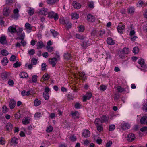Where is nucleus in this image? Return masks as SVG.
<instances>
[{"instance_id":"obj_34","label":"nucleus","mask_w":147,"mask_h":147,"mask_svg":"<svg viewBox=\"0 0 147 147\" xmlns=\"http://www.w3.org/2000/svg\"><path fill=\"white\" fill-rule=\"evenodd\" d=\"M42 116L41 113L39 112H37L35 113L34 115V117L36 119H38Z\"/></svg>"},{"instance_id":"obj_29","label":"nucleus","mask_w":147,"mask_h":147,"mask_svg":"<svg viewBox=\"0 0 147 147\" xmlns=\"http://www.w3.org/2000/svg\"><path fill=\"white\" fill-rule=\"evenodd\" d=\"M34 10L33 8L28 7V14L31 16L34 13Z\"/></svg>"},{"instance_id":"obj_53","label":"nucleus","mask_w":147,"mask_h":147,"mask_svg":"<svg viewBox=\"0 0 147 147\" xmlns=\"http://www.w3.org/2000/svg\"><path fill=\"white\" fill-rule=\"evenodd\" d=\"M76 38L81 40H82L84 39V37L83 36L80 35L78 34H76Z\"/></svg>"},{"instance_id":"obj_21","label":"nucleus","mask_w":147,"mask_h":147,"mask_svg":"<svg viewBox=\"0 0 147 147\" xmlns=\"http://www.w3.org/2000/svg\"><path fill=\"white\" fill-rule=\"evenodd\" d=\"M0 42L2 44H4L7 43L6 39L5 36L0 37Z\"/></svg>"},{"instance_id":"obj_49","label":"nucleus","mask_w":147,"mask_h":147,"mask_svg":"<svg viewBox=\"0 0 147 147\" xmlns=\"http://www.w3.org/2000/svg\"><path fill=\"white\" fill-rule=\"evenodd\" d=\"M35 53V50L33 49H31L28 51V53L30 55H33Z\"/></svg>"},{"instance_id":"obj_59","label":"nucleus","mask_w":147,"mask_h":147,"mask_svg":"<svg viewBox=\"0 0 147 147\" xmlns=\"http://www.w3.org/2000/svg\"><path fill=\"white\" fill-rule=\"evenodd\" d=\"M53 129V127L52 126H49L46 129V131L48 132H51Z\"/></svg>"},{"instance_id":"obj_48","label":"nucleus","mask_w":147,"mask_h":147,"mask_svg":"<svg viewBox=\"0 0 147 147\" xmlns=\"http://www.w3.org/2000/svg\"><path fill=\"white\" fill-rule=\"evenodd\" d=\"M49 75L47 74H45L43 75V79L45 80H48L49 78Z\"/></svg>"},{"instance_id":"obj_32","label":"nucleus","mask_w":147,"mask_h":147,"mask_svg":"<svg viewBox=\"0 0 147 147\" xmlns=\"http://www.w3.org/2000/svg\"><path fill=\"white\" fill-rule=\"evenodd\" d=\"M20 77L21 78H26L28 77V74L24 72H22L20 73L19 74Z\"/></svg>"},{"instance_id":"obj_9","label":"nucleus","mask_w":147,"mask_h":147,"mask_svg":"<svg viewBox=\"0 0 147 147\" xmlns=\"http://www.w3.org/2000/svg\"><path fill=\"white\" fill-rule=\"evenodd\" d=\"M100 121L102 123H107L109 120V116L106 115H102L100 118Z\"/></svg>"},{"instance_id":"obj_4","label":"nucleus","mask_w":147,"mask_h":147,"mask_svg":"<svg viewBox=\"0 0 147 147\" xmlns=\"http://www.w3.org/2000/svg\"><path fill=\"white\" fill-rule=\"evenodd\" d=\"M9 73L7 72H4L2 73L1 75V78L3 80L6 81L9 78Z\"/></svg>"},{"instance_id":"obj_27","label":"nucleus","mask_w":147,"mask_h":147,"mask_svg":"<svg viewBox=\"0 0 147 147\" xmlns=\"http://www.w3.org/2000/svg\"><path fill=\"white\" fill-rule=\"evenodd\" d=\"M130 127V125L127 123L123 124L122 127V129L125 130L129 129Z\"/></svg>"},{"instance_id":"obj_17","label":"nucleus","mask_w":147,"mask_h":147,"mask_svg":"<svg viewBox=\"0 0 147 147\" xmlns=\"http://www.w3.org/2000/svg\"><path fill=\"white\" fill-rule=\"evenodd\" d=\"M90 134V132L88 130L85 129L83 132L82 135L84 137L87 138L89 137Z\"/></svg>"},{"instance_id":"obj_50","label":"nucleus","mask_w":147,"mask_h":147,"mask_svg":"<svg viewBox=\"0 0 147 147\" xmlns=\"http://www.w3.org/2000/svg\"><path fill=\"white\" fill-rule=\"evenodd\" d=\"M88 5L89 8L92 9L94 7V3L93 1L89 2L88 3Z\"/></svg>"},{"instance_id":"obj_64","label":"nucleus","mask_w":147,"mask_h":147,"mask_svg":"<svg viewBox=\"0 0 147 147\" xmlns=\"http://www.w3.org/2000/svg\"><path fill=\"white\" fill-rule=\"evenodd\" d=\"M140 130L142 132H147V127H144L141 128Z\"/></svg>"},{"instance_id":"obj_30","label":"nucleus","mask_w":147,"mask_h":147,"mask_svg":"<svg viewBox=\"0 0 147 147\" xmlns=\"http://www.w3.org/2000/svg\"><path fill=\"white\" fill-rule=\"evenodd\" d=\"M97 127V130L99 132H101L103 131V127L102 124L96 125Z\"/></svg>"},{"instance_id":"obj_16","label":"nucleus","mask_w":147,"mask_h":147,"mask_svg":"<svg viewBox=\"0 0 147 147\" xmlns=\"http://www.w3.org/2000/svg\"><path fill=\"white\" fill-rule=\"evenodd\" d=\"M138 63L140 64L141 67L143 68H145V66L144 65V61L142 59H140L138 60Z\"/></svg>"},{"instance_id":"obj_26","label":"nucleus","mask_w":147,"mask_h":147,"mask_svg":"<svg viewBox=\"0 0 147 147\" xmlns=\"http://www.w3.org/2000/svg\"><path fill=\"white\" fill-rule=\"evenodd\" d=\"M73 117L75 119H78L79 118V113L77 112H75L72 113Z\"/></svg>"},{"instance_id":"obj_28","label":"nucleus","mask_w":147,"mask_h":147,"mask_svg":"<svg viewBox=\"0 0 147 147\" xmlns=\"http://www.w3.org/2000/svg\"><path fill=\"white\" fill-rule=\"evenodd\" d=\"M143 5L144 6H146L147 5V3H144L142 1H139L137 4V6L138 7H141Z\"/></svg>"},{"instance_id":"obj_7","label":"nucleus","mask_w":147,"mask_h":147,"mask_svg":"<svg viewBox=\"0 0 147 147\" xmlns=\"http://www.w3.org/2000/svg\"><path fill=\"white\" fill-rule=\"evenodd\" d=\"M92 96V94L90 92H87L86 95H84L83 97V101L84 102L86 101L87 99H90Z\"/></svg>"},{"instance_id":"obj_62","label":"nucleus","mask_w":147,"mask_h":147,"mask_svg":"<svg viewBox=\"0 0 147 147\" xmlns=\"http://www.w3.org/2000/svg\"><path fill=\"white\" fill-rule=\"evenodd\" d=\"M5 143V141L3 138L1 137L0 138V144L3 145Z\"/></svg>"},{"instance_id":"obj_57","label":"nucleus","mask_w":147,"mask_h":147,"mask_svg":"<svg viewBox=\"0 0 147 147\" xmlns=\"http://www.w3.org/2000/svg\"><path fill=\"white\" fill-rule=\"evenodd\" d=\"M50 31L51 33L52 34L53 36L54 37H55L56 36H57L58 34V33L57 32H55L53 30H51Z\"/></svg>"},{"instance_id":"obj_41","label":"nucleus","mask_w":147,"mask_h":147,"mask_svg":"<svg viewBox=\"0 0 147 147\" xmlns=\"http://www.w3.org/2000/svg\"><path fill=\"white\" fill-rule=\"evenodd\" d=\"M41 101L38 99H36L34 101V105L36 106H38L41 104Z\"/></svg>"},{"instance_id":"obj_55","label":"nucleus","mask_w":147,"mask_h":147,"mask_svg":"<svg viewBox=\"0 0 147 147\" xmlns=\"http://www.w3.org/2000/svg\"><path fill=\"white\" fill-rule=\"evenodd\" d=\"M123 52L125 54H128L129 52V49L127 48H124L123 49Z\"/></svg>"},{"instance_id":"obj_61","label":"nucleus","mask_w":147,"mask_h":147,"mask_svg":"<svg viewBox=\"0 0 147 147\" xmlns=\"http://www.w3.org/2000/svg\"><path fill=\"white\" fill-rule=\"evenodd\" d=\"M21 94L23 96H26L28 95V92L26 91L25 90H24L21 92Z\"/></svg>"},{"instance_id":"obj_58","label":"nucleus","mask_w":147,"mask_h":147,"mask_svg":"<svg viewBox=\"0 0 147 147\" xmlns=\"http://www.w3.org/2000/svg\"><path fill=\"white\" fill-rule=\"evenodd\" d=\"M107 87L106 86L101 85L100 87V90L102 91H104L107 89Z\"/></svg>"},{"instance_id":"obj_2","label":"nucleus","mask_w":147,"mask_h":147,"mask_svg":"<svg viewBox=\"0 0 147 147\" xmlns=\"http://www.w3.org/2000/svg\"><path fill=\"white\" fill-rule=\"evenodd\" d=\"M48 17L51 18H54L55 21L57 20L58 19V14L53 11L49 12L48 13Z\"/></svg>"},{"instance_id":"obj_36","label":"nucleus","mask_w":147,"mask_h":147,"mask_svg":"<svg viewBox=\"0 0 147 147\" xmlns=\"http://www.w3.org/2000/svg\"><path fill=\"white\" fill-rule=\"evenodd\" d=\"M56 0H47L46 2L48 4L53 5L55 3Z\"/></svg>"},{"instance_id":"obj_12","label":"nucleus","mask_w":147,"mask_h":147,"mask_svg":"<svg viewBox=\"0 0 147 147\" xmlns=\"http://www.w3.org/2000/svg\"><path fill=\"white\" fill-rule=\"evenodd\" d=\"M135 138V135L132 133L129 134L127 136V140L129 142H132Z\"/></svg>"},{"instance_id":"obj_3","label":"nucleus","mask_w":147,"mask_h":147,"mask_svg":"<svg viewBox=\"0 0 147 147\" xmlns=\"http://www.w3.org/2000/svg\"><path fill=\"white\" fill-rule=\"evenodd\" d=\"M8 31L9 34H13L17 32L16 26H12L9 27L8 29Z\"/></svg>"},{"instance_id":"obj_11","label":"nucleus","mask_w":147,"mask_h":147,"mask_svg":"<svg viewBox=\"0 0 147 147\" xmlns=\"http://www.w3.org/2000/svg\"><path fill=\"white\" fill-rule=\"evenodd\" d=\"M39 13L40 14L46 15L48 13V10L46 8H43L40 10Z\"/></svg>"},{"instance_id":"obj_19","label":"nucleus","mask_w":147,"mask_h":147,"mask_svg":"<svg viewBox=\"0 0 147 147\" xmlns=\"http://www.w3.org/2000/svg\"><path fill=\"white\" fill-rule=\"evenodd\" d=\"M8 62V60L7 57H4L1 61V63L3 66H5L7 65Z\"/></svg>"},{"instance_id":"obj_35","label":"nucleus","mask_w":147,"mask_h":147,"mask_svg":"<svg viewBox=\"0 0 147 147\" xmlns=\"http://www.w3.org/2000/svg\"><path fill=\"white\" fill-rule=\"evenodd\" d=\"M43 96L44 98L47 100H48L49 98V93L46 92H43Z\"/></svg>"},{"instance_id":"obj_56","label":"nucleus","mask_w":147,"mask_h":147,"mask_svg":"<svg viewBox=\"0 0 147 147\" xmlns=\"http://www.w3.org/2000/svg\"><path fill=\"white\" fill-rule=\"evenodd\" d=\"M2 111L4 113H6L7 112V108L6 106H4L2 108Z\"/></svg>"},{"instance_id":"obj_52","label":"nucleus","mask_w":147,"mask_h":147,"mask_svg":"<svg viewBox=\"0 0 147 147\" xmlns=\"http://www.w3.org/2000/svg\"><path fill=\"white\" fill-rule=\"evenodd\" d=\"M21 65V64L20 62L16 61L14 64H13V67L17 68L18 67L20 66Z\"/></svg>"},{"instance_id":"obj_51","label":"nucleus","mask_w":147,"mask_h":147,"mask_svg":"<svg viewBox=\"0 0 147 147\" xmlns=\"http://www.w3.org/2000/svg\"><path fill=\"white\" fill-rule=\"evenodd\" d=\"M23 30V29L22 28H18L17 30V32H16L17 34V35H20V34L22 32Z\"/></svg>"},{"instance_id":"obj_15","label":"nucleus","mask_w":147,"mask_h":147,"mask_svg":"<svg viewBox=\"0 0 147 147\" xmlns=\"http://www.w3.org/2000/svg\"><path fill=\"white\" fill-rule=\"evenodd\" d=\"M36 46L37 47L36 48L37 49H41L44 46L43 42L42 41H39L38 42Z\"/></svg>"},{"instance_id":"obj_45","label":"nucleus","mask_w":147,"mask_h":147,"mask_svg":"<svg viewBox=\"0 0 147 147\" xmlns=\"http://www.w3.org/2000/svg\"><path fill=\"white\" fill-rule=\"evenodd\" d=\"M1 54L3 56H6L8 54V51L5 50H3L1 51Z\"/></svg>"},{"instance_id":"obj_31","label":"nucleus","mask_w":147,"mask_h":147,"mask_svg":"<svg viewBox=\"0 0 147 147\" xmlns=\"http://www.w3.org/2000/svg\"><path fill=\"white\" fill-rule=\"evenodd\" d=\"M64 57L65 59H69L71 57V55L69 53L67 52L64 54Z\"/></svg>"},{"instance_id":"obj_10","label":"nucleus","mask_w":147,"mask_h":147,"mask_svg":"<svg viewBox=\"0 0 147 147\" xmlns=\"http://www.w3.org/2000/svg\"><path fill=\"white\" fill-rule=\"evenodd\" d=\"M14 14L13 15V18L16 20H17L19 17V11L17 8L14 9L13 11Z\"/></svg>"},{"instance_id":"obj_23","label":"nucleus","mask_w":147,"mask_h":147,"mask_svg":"<svg viewBox=\"0 0 147 147\" xmlns=\"http://www.w3.org/2000/svg\"><path fill=\"white\" fill-rule=\"evenodd\" d=\"M16 102L13 100H11L9 102L10 107L11 109H13L15 107Z\"/></svg>"},{"instance_id":"obj_13","label":"nucleus","mask_w":147,"mask_h":147,"mask_svg":"<svg viewBox=\"0 0 147 147\" xmlns=\"http://www.w3.org/2000/svg\"><path fill=\"white\" fill-rule=\"evenodd\" d=\"M87 19L89 22H93L95 20L94 16L90 14H89L87 16Z\"/></svg>"},{"instance_id":"obj_43","label":"nucleus","mask_w":147,"mask_h":147,"mask_svg":"<svg viewBox=\"0 0 147 147\" xmlns=\"http://www.w3.org/2000/svg\"><path fill=\"white\" fill-rule=\"evenodd\" d=\"M59 20L60 24L63 25L66 24V22L63 17L61 18Z\"/></svg>"},{"instance_id":"obj_24","label":"nucleus","mask_w":147,"mask_h":147,"mask_svg":"<svg viewBox=\"0 0 147 147\" xmlns=\"http://www.w3.org/2000/svg\"><path fill=\"white\" fill-rule=\"evenodd\" d=\"M17 139L15 137H13L11 141V144L14 145V146H16L18 144V142H17Z\"/></svg>"},{"instance_id":"obj_20","label":"nucleus","mask_w":147,"mask_h":147,"mask_svg":"<svg viewBox=\"0 0 147 147\" xmlns=\"http://www.w3.org/2000/svg\"><path fill=\"white\" fill-rule=\"evenodd\" d=\"M5 127L7 130L11 131V130L12 129L13 126L10 123H8L7 124Z\"/></svg>"},{"instance_id":"obj_1","label":"nucleus","mask_w":147,"mask_h":147,"mask_svg":"<svg viewBox=\"0 0 147 147\" xmlns=\"http://www.w3.org/2000/svg\"><path fill=\"white\" fill-rule=\"evenodd\" d=\"M73 74L74 77L75 78H76L78 76H79V78L80 79L84 80L86 79V76L85 73L84 72L81 73L79 72L77 75L74 73Z\"/></svg>"},{"instance_id":"obj_46","label":"nucleus","mask_w":147,"mask_h":147,"mask_svg":"<svg viewBox=\"0 0 147 147\" xmlns=\"http://www.w3.org/2000/svg\"><path fill=\"white\" fill-rule=\"evenodd\" d=\"M22 122L24 125H26L28 124V117H26L23 119Z\"/></svg>"},{"instance_id":"obj_44","label":"nucleus","mask_w":147,"mask_h":147,"mask_svg":"<svg viewBox=\"0 0 147 147\" xmlns=\"http://www.w3.org/2000/svg\"><path fill=\"white\" fill-rule=\"evenodd\" d=\"M139 51V48L137 47H135L133 49V52L134 54H136Z\"/></svg>"},{"instance_id":"obj_37","label":"nucleus","mask_w":147,"mask_h":147,"mask_svg":"<svg viewBox=\"0 0 147 147\" xmlns=\"http://www.w3.org/2000/svg\"><path fill=\"white\" fill-rule=\"evenodd\" d=\"M38 76L36 75H34L32 76V81L33 82L36 83L37 82Z\"/></svg>"},{"instance_id":"obj_25","label":"nucleus","mask_w":147,"mask_h":147,"mask_svg":"<svg viewBox=\"0 0 147 147\" xmlns=\"http://www.w3.org/2000/svg\"><path fill=\"white\" fill-rule=\"evenodd\" d=\"M107 42L108 44L110 45H113L115 43L114 41L111 38H108L107 40Z\"/></svg>"},{"instance_id":"obj_38","label":"nucleus","mask_w":147,"mask_h":147,"mask_svg":"<svg viewBox=\"0 0 147 147\" xmlns=\"http://www.w3.org/2000/svg\"><path fill=\"white\" fill-rule=\"evenodd\" d=\"M84 29V26L80 25L78 27V30L79 32H83Z\"/></svg>"},{"instance_id":"obj_60","label":"nucleus","mask_w":147,"mask_h":147,"mask_svg":"<svg viewBox=\"0 0 147 147\" xmlns=\"http://www.w3.org/2000/svg\"><path fill=\"white\" fill-rule=\"evenodd\" d=\"M37 62V60L35 58H33L31 60L32 63L33 65H36Z\"/></svg>"},{"instance_id":"obj_39","label":"nucleus","mask_w":147,"mask_h":147,"mask_svg":"<svg viewBox=\"0 0 147 147\" xmlns=\"http://www.w3.org/2000/svg\"><path fill=\"white\" fill-rule=\"evenodd\" d=\"M46 48L47 51L50 52H51L54 50V48L52 47L46 46Z\"/></svg>"},{"instance_id":"obj_6","label":"nucleus","mask_w":147,"mask_h":147,"mask_svg":"<svg viewBox=\"0 0 147 147\" xmlns=\"http://www.w3.org/2000/svg\"><path fill=\"white\" fill-rule=\"evenodd\" d=\"M125 28V25L121 23H120L117 27V30L119 33H123Z\"/></svg>"},{"instance_id":"obj_47","label":"nucleus","mask_w":147,"mask_h":147,"mask_svg":"<svg viewBox=\"0 0 147 147\" xmlns=\"http://www.w3.org/2000/svg\"><path fill=\"white\" fill-rule=\"evenodd\" d=\"M25 34L24 33H22L21 34L20 36V37L19 38L18 37L16 38H15V39L17 40H18V39H21V40H23V39L24 38V37H25Z\"/></svg>"},{"instance_id":"obj_18","label":"nucleus","mask_w":147,"mask_h":147,"mask_svg":"<svg viewBox=\"0 0 147 147\" xmlns=\"http://www.w3.org/2000/svg\"><path fill=\"white\" fill-rule=\"evenodd\" d=\"M73 4L74 8L76 9H79L81 7L80 4L76 1L73 2Z\"/></svg>"},{"instance_id":"obj_54","label":"nucleus","mask_w":147,"mask_h":147,"mask_svg":"<svg viewBox=\"0 0 147 147\" xmlns=\"http://www.w3.org/2000/svg\"><path fill=\"white\" fill-rule=\"evenodd\" d=\"M101 122L100 119L99 118H96L95 119L94 121V123L96 125H99L100 122Z\"/></svg>"},{"instance_id":"obj_63","label":"nucleus","mask_w":147,"mask_h":147,"mask_svg":"<svg viewBox=\"0 0 147 147\" xmlns=\"http://www.w3.org/2000/svg\"><path fill=\"white\" fill-rule=\"evenodd\" d=\"M112 143L111 141H108L106 144V147H109L112 144Z\"/></svg>"},{"instance_id":"obj_14","label":"nucleus","mask_w":147,"mask_h":147,"mask_svg":"<svg viewBox=\"0 0 147 147\" xmlns=\"http://www.w3.org/2000/svg\"><path fill=\"white\" fill-rule=\"evenodd\" d=\"M140 122L141 124H146L147 125V117L144 116L142 117L140 119Z\"/></svg>"},{"instance_id":"obj_8","label":"nucleus","mask_w":147,"mask_h":147,"mask_svg":"<svg viewBox=\"0 0 147 147\" xmlns=\"http://www.w3.org/2000/svg\"><path fill=\"white\" fill-rule=\"evenodd\" d=\"M10 12L11 10L9 9V8L8 7H6L3 9V13L4 16H7L9 15Z\"/></svg>"},{"instance_id":"obj_40","label":"nucleus","mask_w":147,"mask_h":147,"mask_svg":"<svg viewBox=\"0 0 147 147\" xmlns=\"http://www.w3.org/2000/svg\"><path fill=\"white\" fill-rule=\"evenodd\" d=\"M117 88L118 91L120 92H122L125 90L124 88L121 86H118Z\"/></svg>"},{"instance_id":"obj_22","label":"nucleus","mask_w":147,"mask_h":147,"mask_svg":"<svg viewBox=\"0 0 147 147\" xmlns=\"http://www.w3.org/2000/svg\"><path fill=\"white\" fill-rule=\"evenodd\" d=\"M71 16L72 19H77L79 18V15L75 12L72 13Z\"/></svg>"},{"instance_id":"obj_33","label":"nucleus","mask_w":147,"mask_h":147,"mask_svg":"<svg viewBox=\"0 0 147 147\" xmlns=\"http://www.w3.org/2000/svg\"><path fill=\"white\" fill-rule=\"evenodd\" d=\"M135 9L134 8L132 7H129L128 9V12L130 14H132L134 12Z\"/></svg>"},{"instance_id":"obj_5","label":"nucleus","mask_w":147,"mask_h":147,"mask_svg":"<svg viewBox=\"0 0 147 147\" xmlns=\"http://www.w3.org/2000/svg\"><path fill=\"white\" fill-rule=\"evenodd\" d=\"M57 61V59L55 57L51 58L49 59V63L53 67H55Z\"/></svg>"},{"instance_id":"obj_42","label":"nucleus","mask_w":147,"mask_h":147,"mask_svg":"<svg viewBox=\"0 0 147 147\" xmlns=\"http://www.w3.org/2000/svg\"><path fill=\"white\" fill-rule=\"evenodd\" d=\"M115 128V126L114 124H112L110 125L109 127V130L110 131H112L114 130Z\"/></svg>"}]
</instances>
